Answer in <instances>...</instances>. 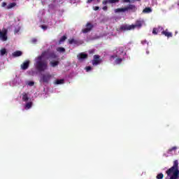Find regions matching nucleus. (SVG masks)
Returning <instances> with one entry per match:
<instances>
[{
	"mask_svg": "<svg viewBox=\"0 0 179 179\" xmlns=\"http://www.w3.org/2000/svg\"><path fill=\"white\" fill-rule=\"evenodd\" d=\"M47 54H48V52L45 51L42 52L41 55L38 56L36 58L35 67L39 72H44V71L48 69V62H47V60H43V58H44Z\"/></svg>",
	"mask_w": 179,
	"mask_h": 179,
	"instance_id": "nucleus-1",
	"label": "nucleus"
},
{
	"mask_svg": "<svg viewBox=\"0 0 179 179\" xmlns=\"http://www.w3.org/2000/svg\"><path fill=\"white\" fill-rule=\"evenodd\" d=\"M135 27L129 24H122L120 28L117 29V31H128L129 30H134Z\"/></svg>",
	"mask_w": 179,
	"mask_h": 179,
	"instance_id": "nucleus-2",
	"label": "nucleus"
},
{
	"mask_svg": "<svg viewBox=\"0 0 179 179\" xmlns=\"http://www.w3.org/2000/svg\"><path fill=\"white\" fill-rule=\"evenodd\" d=\"M52 78V76L50 74V73H46L41 75V80H42V82H43L44 83H48Z\"/></svg>",
	"mask_w": 179,
	"mask_h": 179,
	"instance_id": "nucleus-3",
	"label": "nucleus"
},
{
	"mask_svg": "<svg viewBox=\"0 0 179 179\" xmlns=\"http://www.w3.org/2000/svg\"><path fill=\"white\" fill-rule=\"evenodd\" d=\"M102 59L100 58V55H94V59L92 60V64L94 66H96L97 65H100L102 62Z\"/></svg>",
	"mask_w": 179,
	"mask_h": 179,
	"instance_id": "nucleus-4",
	"label": "nucleus"
},
{
	"mask_svg": "<svg viewBox=\"0 0 179 179\" xmlns=\"http://www.w3.org/2000/svg\"><path fill=\"white\" fill-rule=\"evenodd\" d=\"M93 27H94L93 24H92L90 22H87V24H86V28L83 29L82 32L84 34H86V33H89V31H92V30L93 29Z\"/></svg>",
	"mask_w": 179,
	"mask_h": 179,
	"instance_id": "nucleus-5",
	"label": "nucleus"
},
{
	"mask_svg": "<svg viewBox=\"0 0 179 179\" xmlns=\"http://www.w3.org/2000/svg\"><path fill=\"white\" fill-rule=\"evenodd\" d=\"M0 38L2 41H6L8 40V29H4L1 31Z\"/></svg>",
	"mask_w": 179,
	"mask_h": 179,
	"instance_id": "nucleus-6",
	"label": "nucleus"
},
{
	"mask_svg": "<svg viewBox=\"0 0 179 179\" xmlns=\"http://www.w3.org/2000/svg\"><path fill=\"white\" fill-rule=\"evenodd\" d=\"M87 54H85L84 52H80L77 55L78 61H83L85 59H87Z\"/></svg>",
	"mask_w": 179,
	"mask_h": 179,
	"instance_id": "nucleus-7",
	"label": "nucleus"
},
{
	"mask_svg": "<svg viewBox=\"0 0 179 179\" xmlns=\"http://www.w3.org/2000/svg\"><path fill=\"white\" fill-rule=\"evenodd\" d=\"M69 43L70 44H72L73 45H80L82 44V42H80V41H78L73 38L69 39Z\"/></svg>",
	"mask_w": 179,
	"mask_h": 179,
	"instance_id": "nucleus-8",
	"label": "nucleus"
},
{
	"mask_svg": "<svg viewBox=\"0 0 179 179\" xmlns=\"http://www.w3.org/2000/svg\"><path fill=\"white\" fill-rule=\"evenodd\" d=\"M161 34H162L165 37H168V38H169V37H173V34L171 32H169V29L162 30Z\"/></svg>",
	"mask_w": 179,
	"mask_h": 179,
	"instance_id": "nucleus-9",
	"label": "nucleus"
},
{
	"mask_svg": "<svg viewBox=\"0 0 179 179\" xmlns=\"http://www.w3.org/2000/svg\"><path fill=\"white\" fill-rule=\"evenodd\" d=\"M120 0H103L102 1L103 5H107V3H118Z\"/></svg>",
	"mask_w": 179,
	"mask_h": 179,
	"instance_id": "nucleus-10",
	"label": "nucleus"
},
{
	"mask_svg": "<svg viewBox=\"0 0 179 179\" xmlns=\"http://www.w3.org/2000/svg\"><path fill=\"white\" fill-rule=\"evenodd\" d=\"M29 64L30 62L29 61L24 62L22 64H21V69L26 71V69H28Z\"/></svg>",
	"mask_w": 179,
	"mask_h": 179,
	"instance_id": "nucleus-11",
	"label": "nucleus"
},
{
	"mask_svg": "<svg viewBox=\"0 0 179 179\" xmlns=\"http://www.w3.org/2000/svg\"><path fill=\"white\" fill-rule=\"evenodd\" d=\"M57 57H58V56H57V55L54 52H51L48 53V59H56V58H57Z\"/></svg>",
	"mask_w": 179,
	"mask_h": 179,
	"instance_id": "nucleus-12",
	"label": "nucleus"
},
{
	"mask_svg": "<svg viewBox=\"0 0 179 179\" xmlns=\"http://www.w3.org/2000/svg\"><path fill=\"white\" fill-rule=\"evenodd\" d=\"M162 30H163V27H158L157 28H153V29H152V34L156 36V35H157L159 31H162Z\"/></svg>",
	"mask_w": 179,
	"mask_h": 179,
	"instance_id": "nucleus-13",
	"label": "nucleus"
},
{
	"mask_svg": "<svg viewBox=\"0 0 179 179\" xmlns=\"http://www.w3.org/2000/svg\"><path fill=\"white\" fill-rule=\"evenodd\" d=\"M126 10H136V6L134 4H129L126 7Z\"/></svg>",
	"mask_w": 179,
	"mask_h": 179,
	"instance_id": "nucleus-14",
	"label": "nucleus"
},
{
	"mask_svg": "<svg viewBox=\"0 0 179 179\" xmlns=\"http://www.w3.org/2000/svg\"><path fill=\"white\" fill-rule=\"evenodd\" d=\"M23 53L22 52V51L20 50H17L15 52H14L13 53V57H14L15 58H16V57H21V55H22Z\"/></svg>",
	"mask_w": 179,
	"mask_h": 179,
	"instance_id": "nucleus-15",
	"label": "nucleus"
},
{
	"mask_svg": "<svg viewBox=\"0 0 179 179\" xmlns=\"http://www.w3.org/2000/svg\"><path fill=\"white\" fill-rule=\"evenodd\" d=\"M120 12H127V7L115 9V13H120Z\"/></svg>",
	"mask_w": 179,
	"mask_h": 179,
	"instance_id": "nucleus-16",
	"label": "nucleus"
},
{
	"mask_svg": "<svg viewBox=\"0 0 179 179\" xmlns=\"http://www.w3.org/2000/svg\"><path fill=\"white\" fill-rule=\"evenodd\" d=\"M50 65L52 68H55V66H58V65H59V61L50 62Z\"/></svg>",
	"mask_w": 179,
	"mask_h": 179,
	"instance_id": "nucleus-17",
	"label": "nucleus"
},
{
	"mask_svg": "<svg viewBox=\"0 0 179 179\" xmlns=\"http://www.w3.org/2000/svg\"><path fill=\"white\" fill-rule=\"evenodd\" d=\"M131 26H134V29L136 27H142V21L141 20H137L136 22V24H131Z\"/></svg>",
	"mask_w": 179,
	"mask_h": 179,
	"instance_id": "nucleus-18",
	"label": "nucleus"
},
{
	"mask_svg": "<svg viewBox=\"0 0 179 179\" xmlns=\"http://www.w3.org/2000/svg\"><path fill=\"white\" fill-rule=\"evenodd\" d=\"M0 55L1 57H3V55H8V52L6 51V48H2L1 50H0Z\"/></svg>",
	"mask_w": 179,
	"mask_h": 179,
	"instance_id": "nucleus-19",
	"label": "nucleus"
},
{
	"mask_svg": "<svg viewBox=\"0 0 179 179\" xmlns=\"http://www.w3.org/2000/svg\"><path fill=\"white\" fill-rule=\"evenodd\" d=\"M22 101H29V96L27 95V94H26V92H24L22 94Z\"/></svg>",
	"mask_w": 179,
	"mask_h": 179,
	"instance_id": "nucleus-20",
	"label": "nucleus"
},
{
	"mask_svg": "<svg viewBox=\"0 0 179 179\" xmlns=\"http://www.w3.org/2000/svg\"><path fill=\"white\" fill-rule=\"evenodd\" d=\"M152 13V8L150 7H146L143 10V13Z\"/></svg>",
	"mask_w": 179,
	"mask_h": 179,
	"instance_id": "nucleus-21",
	"label": "nucleus"
},
{
	"mask_svg": "<svg viewBox=\"0 0 179 179\" xmlns=\"http://www.w3.org/2000/svg\"><path fill=\"white\" fill-rule=\"evenodd\" d=\"M15 6H16V3L13 2V3H10L7 7L6 9H12V8H15Z\"/></svg>",
	"mask_w": 179,
	"mask_h": 179,
	"instance_id": "nucleus-22",
	"label": "nucleus"
},
{
	"mask_svg": "<svg viewBox=\"0 0 179 179\" xmlns=\"http://www.w3.org/2000/svg\"><path fill=\"white\" fill-rule=\"evenodd\" d=\"M31 106H33V103H31V102H28V103L25 105V108H27V110H29V108H31Z\"/></svg>",
	"mask_w": 179,
	"mask_h": 179,
	"instance_id": "nucleus-23",
	"label": "nucleus"
},
{
	"mask_svg": "<svg viewBox=\"0 0 179 179\" xmlns=\"http://www.w3.org/2000/svg\"><path fill=\"white\" fill-rule=\"evenodd\" d=\"M122 62V59H121V58H117L115 61V64H116V65H118V64H121Z\"/></svg>",
	"mask_w": 179,
	"mask_h": 179,
	"instance_id": "nucleus-24",
	"label": "nucleus"
},
{
	"mask_svg": "<svg viewBox=\"0 0 179 179\" xmlns=\"http://www.w3.org/2000/svg\"><path fill=\"white\" fill-rule=\"evenodd\" d=\"M156 178L157 179H163L164 178V175L161 173H159L157 176H156Z\"/></svg>",
	"mask_w": 179,
	"mask_h": 179,
	"instance_id": "nucleus-25",
	"label": "nucleus"
},
{
	"mask_svg": "<svg viewBox=\"0 0 179 179\" xmlns=\"http://www.w3.org/2000/svg\"><path fill=\"white\" fill-rule=\"evenodd\" d=\"M66 38V36H63L60 40L59 41V44H62V42L65 41V39Z\"/></svg>",
	"mask_w": 179,
	"mask_h": 179,
	"instance_id": "nucleus-26",
	"label": "nucleus"
},
{
	"mask_svg": "<svg viewBox=\"0 0 179 179\" xmlns=\"http://www.w3.org/2000/svg\"><path fill=\"white\" fill-rule=\"evenodd\" d=\"M56 50L57 52H65V49L64 48H57Z\"/></svg>",
	"mask_w": 179,
	"mask_h": 179,
	"instance_id": "nucleus-27",
	"label": "nucleus"
},
{
	"mask_svg": "<svg viewBox=\"0 0 179 179\" xmlns=\"http://www.w3.org/2000/svg\"><path fill=\"white\" fill-rule=\"evenodd\" d=\"M55 83V85H62V83H64V80H57Z\"/></svg>",
	"mask_w": 179,
	"mask_h": 179,
	"instance_id": "nucleus-28",
	"label": "nucleus"
},
{
	"mask_svg": "<svg viewBox=\"0 0 179 179\" xmlns=\"http://www.w3.org/2000/svg\"><path fill=\"white\" fill-rule=\"evenodd\" d=\"M122 54H124V48L122 47L119 48V55H121Z\"/></svg>",
	"mask_w": 179,
	"mask_h": 179,
	"instance_id": "nucleus-29",
	"label": "nucleus"
},
{
	"mask_svg": "<svg viewBox=\"0 0 179 179\" xmlns=\"http://www.w3.org/2000/svg\"><path fill=\"white\" fill-rule=\"evenodd\" d=\"M85 70L87 72L92 71V66H87V67H85Z\"/></svg>",
	"mask_w": 179,
	"mask_h": 179,
	"instance_id": "nucleus-30",
	"label": "nucleus"
},
{
	"mask_svg": "<svg viewBox=\"0 0 179 179\" xmlns=\"http://www.w3.org/2000/svg\"><path fill=\"white\" fill-rule=\"evenodd\" d=\"M95 50L94 49H92L89 50V54H90L91 55H93V54L94 53Z\"/></svg>",
	"mask_w": 179,
	"mask_h": 179,
	"instance_id": "nucleus-31",
	"label": "nucleus"
},
{
	"mask_svg": "<svg viewBox=\"0 0 179 179\" xmlns=\"http://www.w3.org/2000/svg\"><path fill=\"white\" fill-rule=\"evenodd\" d=\"M28 86H34V82L33 81H29L28 83Z\"/></svg>",
	"mask_w": 179,
	"mask_h": 179,
	"instance_id": "nucleus-32",
	"label": "nucleus"
},
{
	"mask_svg": "<svg viewBox=\"0 0 179 179\" xmlns=\"http://www.w3.org/2000/svg\"><path fill=\"white\" fill-rule=\"evenodd\" d=\"M41 29H43V30H47V29H48V27L45 25H41Z\"/></svg>",
	"mask_w": 179,
	"mask_h": 179,
	"instance_id": "nucleus-33",
	"label": "nucleus"
},
{
	"mask_svg": "<svg viewBox=\"0 0 179 179\" xmlns=\"http://www.w3.org/2000/svg\"><path fill=\"white\" fill-rule=\"evenodd\" d=\"M176 149H177V148L173 147L172 148L169 149V152H173V150H176Z\"/></svg>",
	"mask_w": 179,
	"mask_h": 179,
	"instance_id": "nucleus-34",
	"label": "nucleus"
},
{
	"mask_svg": "<svg viewBox=\"0 0 179 179\" xmlns=\"http://www.w3.org/2000/svg\"><path fill=\"white\" fill-rule=\"evenodd\" d=\"M1 6L2 8H5V6H6V2H3Z\"/></svg>",
	"mask_w": 179,
	"mask_h": 179,
	"instance_id": "nucleus-35",
	"label": "nucleus"
},
{
	"mask_svg": "<svg viewBox=\"0 0 179 179\" xmlns=\"http://www.w3.org/2000/svg\"><path fill=\"white\" fill-rule=\"evenodd\" d=\"M99 9H100V7L99 6L94 7V10H99Z\"/></svg>",
	"mask_w": 179,
	"mask_h": 179,
	"instance_id": "nucleus-36",
	"label": "nucleus"
},
{
	"mask_svg": "<svg viewBox=\"0 0 179 179\" xmlns=\"http://www.w3.org/2000/svg\"><path fill=\"white\" fill-rule=\"evenodd\" d=\"M123 2H125L126 3H129V2H131V0H123Z\"/></svg>",
	"mask_w": 179,
	"mask_h": 179,
	"instance_id": "nucleus-37",
	"label": "nucleus"
},
{
	"mask_svg": "<svg viewBox=\"0 0 179 179\" xmlns=\"http://www.w3.org/2000/svg\"><path fill=\"white\" fill-rule=\"evenodd\" d=\"M102 9H103V10L106 11V10H107V9H108V8L106 6H105L103 7Z\"/></svg>",
	"mask_w": 179,
	"mask_h": 179,
	"instance_id": "nucleus-38",
	"label": "nucleus"
},
{
	"mask_svg": "<svg viewBox=\"0 0 179 179\" xmlns=\"http://www.w3.org/2000/svg\"><path fill=\"white\" fill-rule=\"evenodd\" d=\"M94 0H87V3H92V2Z\"/></svg>",
	"mask_w": 179,
	"mask_h": 179,
	"instance_id": "nucleus-39",
	"label": "nucleus"
},
{
	"mask_svg": "<svg viewBox=\"0 0 179 179\" xmlns=\"http://www.w3.org/2000/svg\"><path fill=\"white\" fill-rule=\"evenodd\" d=\"M32 43H37V39L36 38L32 39Z\"/></svg>",
	"mask_w": 179,
	"mask_h": 179,
	"instance_id": "nucleus-40",
	"label": "nucleus"
},
{
	"mask_svg": "<svg viewBox=\"0 0 179 179\" xmlns=\"http://www.w3.org/2000/svg\"><path fill=\"white\" fill-rule=\"evenodd\" d=\"M15 33H19V29H15Z\"/></svg>",
	"mask_w": 179,
	"mask_h": 179,
	"instance_id": "nucleus-41",
	"label": "nucleus"
},
{
	"mask_svg": "<svg viewBox=\"0 0 179 179\" xmlns=\"http://www.w3.org/2000/svg\"><path fill=\"white\" fill-rule=\"evenodd\" d=\"M96 1H97L98 3L100 2V0H96Z\"/></svg>",
	"mask_w": 179,
	"mask_h": 179,
	"instance_id": "nucleus-42",
	"label": "nucleus"
},
{
	"mask_svg": "<svg viewBox=\"0 0 179 179\" xmlns=\"http://www.w3.org/2000/svg\"><path fill=\"white\" fill-rule=\"evenodd\" d=\"M0 34H1V29H0Z\"/></svg>",
	"mask_w": 179,
	"mask_h": 179,
	"instance_id": "nucleus-43",
	"label": "nucleus"
},
{
	"mask_svg": "<svg viewBox=\"0 0 179 179\" xmlns=\"http://www.w3.org/2000/svg\"><path fill=\"white\" fill-rule=\"evenodd\" d=\"M136 1H141V0H136Z\"/></svg>",
	"mask_w": 179,
	"mask_h": 179,
	"instance_id": "nucleus-44",
	"label": "nucleus"
}]
</instances>
